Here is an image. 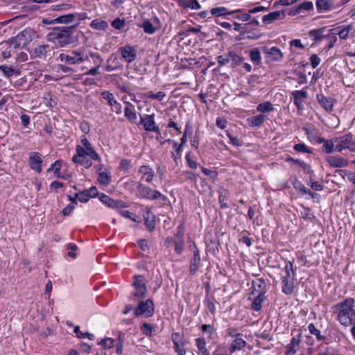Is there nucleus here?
Wrapping results in <instances>:
<instances>
[{
  "label": "nucleus",
  "instance_id": "nucleus-1",
  "mask_svg": "<svg viewBox=\"0 0 355 355\" xmlns=\"http://www.w3.org/2000/svg\"><path fill=\"white\" fill-rule=\"evenodd\" d=\"M76 26L77 25L55 27L48 33L46 40L57 47L69 45L73 41L72 35Z\"/></svg>",
  "mask_w": 355,
  "mask_h": 355
},
{
  "label": "nucleus",
  "instance_id": "nucleus-2",
  "mask_svg": "<svg viewBox=\"0 0 355 355\" xmlns=\"http://www.w3.org/2000/svg\"><path fill=\"white\" fill-rule=\"evenodd\" d=\"M354 300L346 298L344 301L335 304L332 309L336 313V318L340 324L347 327L355 320Z\"/></svg>",
  "mask_w": 355,
  "mask_h": 355
},
{
  "label": "nucleus",
  "instance_id": "nucleus-3",
  "mask_svg": "<svg viewBox=\"0 0 355 355\" xmlns=\"http://www.w3.org/2000/svg\"><path fill=\"white\" fill-rule=\"evenodd\" d=\"M126 186L136 187V196L139 198H144L150 200L162 199L165 200V196L159 191L154 190L150 187L146 186L141 182L129 181L126 183Z\"/></svg>",
  "mask_w": 355,
  "mask_h": 355
},
{
  "label": "nucleus",
  "instance_id": "nucleus-4",
  "mask_svg": "<svg viewBox=\"0 0 355 355\" xmlns=\"http://www.w3.org/2000/svg\"><path fill=\"white\" fill-rule=\"evenodd\" d=\"M87 59V55L83 51H70L59 55L58 60L66 64H80Z\"/></svg>",
  "mask_w": 355,
  "mask_h": 355
},
{
  "label": "nucleus",
  "instance_id": "nucleus-5",
  "mask_svg": "<svg viewBox=\"0 0 355 355\" xmlns=\"http://www.w3.org/2000/svg\"><path fill=\"white\" fill-rule=\"evenodd\" d=\"M32 35L33 33L31 29L23 30L10 40V48L13 49H20L32 40Z\"/></svg>",
  "mask_w": 355,
  "mask_h": 355
},
{
  "label": "nucleus",
  "instance_id": "nucleus-6",
  "mask_svg": "<svg viewBox=\"0 0 355 355\" xmlns=\"http://www.w3.org/2000/svg\"><path fill=\"white\" fill-rule=\"evenodd\" d=\"M335 150L341 152L344 149H348L351 152H355V141L351 133H347L340 137H335Z\"/></svg>",
  "mask_w": 355,
  "mask_h": 355
},
{
  "label": "nucleus",
  "instance_id": "nucleus-7",
  "mask_svg": "<svg viewBox=\"0 0 355 355\" xmlns=\"http://www.w3.org/2000/svg\"><path fill=\"white\" fill-rule=\"evenodd\" d=\"M81 146L78 145L76 148L78 156L87 155L92 159L100 161L101 158L96 150L93 148L91 143L86 138L81 139Z\"/></svg>",
  "mask_w": 355,
  "mask_h": 355
},
{
  "label": "nucleus",
  "instance_id": "nucleus-8",
  "mask_svg": "<svg viewBox=\"0 0 355 355\" xmlns=\"http://www.w3.org/2000/svg\"><path fill=\"white\" fill-rule=\"evenodd\" d=\"M349 1L350 0H317L315 6L318 12L321 13L337 9Z\"/></svg>",
  "mask_w": 355,
  "mask_h": 355
},
{
  "label": "nucleus",
  "instance_id": "nucleus-9",
  "mask_svg": "<svg viewBox=\"0 0 355 355\" xmlns=\"http://www.w3.org/2000/svg\"><path fill=\"white\" fill-rule=\"evenodd\" d=\"M283 275L282 291L286 295H290L294 290V270L293 268H284Z\"/></svg>",
  "mask_w": 355,
  "mask_h": 355
},
{
  "label": "nucleus",
  "instance_id": "nucleus-10",
  "mask_svg": "<svg viewBox=\"0 0 355 355\" xmlns=\"http://www.w3.org/2000/svg\"><path fill=\"white\" fill-rule=\"evenodd\" d=\"M154 313V304L150 299L146 301H141L138 304L137 307L135 309V315L144 316L146 318L150 317Z\"/></svg>",
  "mask_w": 355,
  "mask_h": 355
},
{
  "label": "nucleus",
  "instance_id": "nucleus-11",
  "mask_svg": "<svg viewBox=\"0 0 355 355\" xmlns=\"http://www.w3.org/2000/svg\"><path fill=\"white\" fill-rule=\"evenodd\" d=\"M183 232H178L175 237H168L165 241L166 245L169 248L174 246L175 251L178 254L182 252L184 247V239L182 238Z\"/></svg>",
  "mask_w": 355,
  "mask_h": 355
},
{
  "label": "nucleus",
  "instance_id": "nucleus-12",
  "mask_svg": "<svg viewBox=\"0 0 355 355\" xmlns=\"http://www.w3.org/2000/svg\"><path fill=\"white\" fill-rule=\"evenodd\" d=\"M103 99L106 100L111 107V110L116 114L121 113V105L114 97L112 93L105 91L101 93Z\"/></svg>",
  "mask_w": 355,
  "mask_h": 355
},
{
  "label": "nucleus",
  "instance_id": "nucleus-13",
  "mask_svg": "<svg viewBox=\"0 0 355 355\" xmlns=\"http://www.w3.org/2000/svg\"><path fill=\"white\" fill-rule=\"evenodd\" d=\"M122 58L128 63L132 62L137 56L136 49L130 45H125L119 49Z\"/></svg>",
  "mask_w": 355,
  "mask_h": 355
},
{
  "label": "nucleus",
  "instance_id": "nucleus-14",
  "mask_svg": "<svg viewBox=\"0 0 355 355\" xmlns=\"http://www.w3.org/2000/svg\"><path fill=\"white\" fill-rule=\"evenodd\" d=\"M123 67L119 57L115 53H112L108 57L105 69L106 71L110 72L114 70L120 69Z\"/></svg>",
  "mask_w": 355,
  "mask_h": 355
},
{
  "label": "nucleus",
  "instance_id": "nucleus-15",
  "mask_svg": "<svg viewBox=\"0 0 355 355\" xmlns=\"http://www.w3.org/2000/svg\"><path fill=\"white\" fill-rule=\"evenodd\" d=\"M141 123L146 131L158 132L159 130V127L155 125L154 114L141 117Z\"/></svg>",
  "mask_w": 355,
  "mask_h": 355
},
{
  "label": "nucleus",
  "instance_id": "nucleus-16",
  "mask_svg": "<svg viewBox=\"0 0 355 355\" xmlns=\"http://www.w3.org/2000/svg\"><path fill=\"white\" fill-rule=\"evenodd\" d=\"M42 160L38 153L33 152L29 154L28 164L30 167L38 173L42 171Z\"/></svg>",
  "mask_w": 355,
  "mask_h": 355
},
{
  "label": "nucleus",
  "instance_id": "nucleus-17",
  "mask_svg": "<svg viewBox=\"0 0 355 355\" xmlns=\"http://www.w3.org/2000/svg\"><path fill=\"white\" fill-rule=\"evenodd\" d=\"M138 172L141 175V180L148 183H150L155 177L154 170L147 165L141 166Z\"/></svg>",
  "mask_w": 355,
  "mask_h": 355
},
{
  "label": "nucleus",
  "instance_id": "nucleus-18",
  "mask_svg": "<svg viewBox=\"0 0 355 355\" xmlns=\"http://www.w3.org/2000/svg\"><path fill=\"white\" fill-rule=\"evenodd\" d=\"M268 58L272 61H279L283 58V53L281 50L276 47L272 46L271 48L264 47L263 49Z\"/></svg>",
  "mask_w": 355,
  "mask_h": 355
},
{
  "label": "nucleus",
  "instance_id": "nucleus-19",
  "mask_svg": "<svg viewBox=\"0 0 355 355\" xmlns=\"http://www.w3.org/2000/svg\"><path fill=\"white\" fill-rule=\"evenodd\" d=\"M101 201L107 207L113 209H119L124 207V203L121 200H114L107 196L106 194L101 193L99 197Z\"/></svg>",
  "mask_w": 355,
  "mask_h": 355
},
{
  "label": "nucleus",
  "instance_id": "nucleus-20",
  "mask_svg": "<svg viewBox=\"0 0 355 355\" xmlns=\"http://www.w3.org/2000/svg\"><path fill=\"white\" fill-rule=\"evenodd\" d=\"M266 292V284L265 281L259 278L252 282V291L251 295H265Z\"/></svg>",
  "mask_w": 355,
  "mask_h": 355
},
{
  "label": "nucleus",
  "instance_id": "nucleus-21",
  "mask_svg": "<svg viewBox=\"0 0 355 355\" xmlns=\"http://www.w3.org/2000/svg\"><path fill=\"white\" fill-rule=\"evenodd\" d=\"M49 51V46L48 44L38 45L31 51V56L33 58L44 59Z\"/></svg>",
  "mask_w": 355,
  "mask_h": 355
},
{
  "label": "nucleus",
  "instance_id": "nucleus-22",
  "mask_svg": "<svg viewBox=\"0 0 355 355\" xmlns=\"http://www.w3.org/2000/svg\"><path fill=\"white\" fill-rule=\"evenodd\" d=\"M285 14L283 11H273L262 17V21L264 24H270L277 20H282L284 19Z\"/></svg>",
  "mask_w": 355,
  "mask_h": 355
},
{
  "label": "nucleus",
  "instance_id": "nucleus-23",
  "mask_svg": "<svg viewBox=\"0 0 355 355\" xmlns=\"http://www.w3.org/2000/svg\"><path fill=\"white\" fill-rule=\"evenodd\" d=\"M293 98L294 104L298 109H302L303 107V102L307 98V92L306 90H295L291 93Z\"/></svg>",
  "mask_w": 355,
  "mask_h": 355
},
{
  "label": "nucleus",
  "instance_id": "nucleus-24",
  "mask_svg": "<svg viewBox=\"0 0 355 355\" xmlns=\"http://www.w3.org/2000/svg\"><path fill=\"white\" fill-rule=\"evenodd\" d=\"M317 100L320 105L327 112L332 110L334 107V99L332 98H327L322 94H317Z\"/></svg>",
  "mask_w": 355,
  "mask_h": 355
},
{
  "label": "nucleus",
  "instance_id": "nucleus-25",
  "mask_svg": "<svg viewBox=\"0 0 355 355\" xmlns=\"http://www.w3.org/2000/svg\"><path fill=\"white\" fill-rule=\"evenodd\" d=\"M327 161L331 166L336 168L345 167L348 165L347 160L339 156H329L327 158Z\"/></svg>",
  "mask_w": 355,
  "mask_h": 355
},
{
  "label": "nucleus",
  "instance_id": "nucleus-26",
  "mask_svg": "<svg viewBox=\"0 0 355 355\" xmlns=\"http://www.w3.org/2000/svg\"><path fill=\"white\" fill-rule=\"evenodd\" d=\"M247 345L246 341L242 338V336L234 338L232 344L230 346V352L231 354L236 351H239Z\"/></svg>",
  "mask_w": 355,
  "mask_h": 355
},
{
  "label": "nucleus",
  "instance_id": "nucleus-27",
  "mask_svg": "<svg viewBox=\"0 0 355 355\" xmlns=\"http://www.w3.org/2000/svg\"><path fill=\"white\" fill-rule=\"evenodd\" d=\"M326 31V27L323 26L320 28L312 29L309 31L308 35L314 41V42H320L323 39L325 38V35L324 33Z\"/></svg>",
  "mask_w": 355,
  "mask_h": 355
},
{
  "label": "nucleus",
  "instance_id": "nucleus-28",
  "mask_svg": "<svg viewBox=\"0 0 355 355\" xmlns=\"http://www.w3.org/2000/svg\"><path fill=\"white\" fill-rule=\"evenodd\" d=\"M242 11L241 9L234 10L230 12L227 11V8L225 7H218L211 8L210 12L212 15L216 17L225 16L227 15H234L237 12H241Z\"/></svg>",
  "mask_w": 355,
  "mask_h": 355
},
{
  "label": "nucleus",
  "instance_id": "nucleus-29",
  "mask_svg": "<svg viewBox=\"0 0 355 355\" xmlns=\"http://www.w3.org/2000/svg\"><path fill=\"white\" fill-rule=\"evenodd\" d=\"M300 336L301 334H299L296 336H294L291 343L288 345L287 348L288 354H294L298 350L300 344Z\"/></svg>",
  "mask_w": 355,
  "mask_h": 355
},
{
  "label": "nucleus",
  "instance_id": "nucleus-30",
  "mask_svg": "<svg viewBox=\"0 0 355 355\" xmlns=\"http://www.w3.org/2000/svg\"><path fill=\"white\" fill-rule=\"evenodd\" d=\"M144 223L149 231H153L155 227V216L154 214L148 211L144 216Z\"/></svg>",
  "mask_w": 355,
  "mask_h": 355
},
{
  "label": "nucleus",
  "instance_id": "nucleus-31",
  "mask_svg": "<svg viewBox=\"0 0 355 355\" xmlns=\"http://www.w3.org/2000/svg\"><path fill=\"white\" fill-rule=\"evenodd\" d=\"M87 155L78 156L76 153L72 158V161L76 164H79L84 166L86 168L92 166V162L87 158Z\"/></svg>",
  "mask_w": 355,
  "mask_h": 355
},
{
  "label": "nucleus",
  "instance_id": "nucleus-32",
  "mask_svg": "<svg viewBox=\"0 0 355 355\" xmlns=\"http://www.w3.org/2000/svg\"><path fill=\"white\" fill-rule=\"evenodd\" d=\"M179 4L184 8L198 10L201 8L197 0H179Z\"/></svg>",
  "mask_w": 355,
  "mask_h": 355
},
{
  "label": "nucleus",
  "instance_id": "nucleus-33",
  "mask_svg": "<svg viewBox=\"0 0 355 355\" xmlns=\"http://www.w3.org/2000/svg\"><path fill=\"white\" fill-rule=\"evenodd\" d=\"M249 57L251 61L255 64L259 65L261 62V52L258 48H253L249 51Z\"/></svg>",
  "mask_w": 355,
  "mask_h": 355
},
{
  "label": "nucleus",
  "instance_id": "nucleus-34",
  "mask_svg": "<svg viewBox=\"0 0 355 355\" xmlns=\"http://www.w3.org/2000/svg\"><path fill=\"white\" fill-rule=\"evenodd\" d=\"M265 120L266 116L263 114H259L248 119V121L250 126L259 127L265 121Z\"/></svg>",
  "mask_w": 355,
  "mask_h": 355
},
{
  "label": "nucleus",
  "instance_id": "nucleus-35",
  "mask_svg": "<svg viewBox=\"0 0 355 355\" xmlns=\"http://www.w3.org/2000/svg\"><path fill=\"white\" fill-rule=\"evenodd\" d=\"M125 116L131 122H135L137 119V115L134 110V106L130 103H127V106L125 108Z\"/></svg>",
  "mask_w": 355,
  "mask_h": 355
},
{
  "label": "nucleus",
  "instance_id": "nucleus-36",
  "mask_svg": "<svg viewBox=\"0 0 355 355\" xmlns=\"http://www.w3.org/2000/svg\"><path fill=\"white\" fill-rule=\"evenodd\" d=\"M1 71L8 78L13 75H19V71L12 67L8 65H0Z\"/></svg>",
  "mask_w": 355,
  "mask_h": 355
},
{
  "label": "nucleus",
  "instance_id": "nucleus-37",
  "mask_svg": "<svg viewBox=\"0 0 355 355\" xmlns=\"http://www.w3.org/2000/svg\"><path fill=\"white\" fill-rule=\"evenodd\" d=\"M228 57L230 58V61L232 62V67H236L240 65L244 60V58L238 55L233 51H230L228 53Z\"/></svg>",
  "mask_w": 355,
  "mask_h": 355
},
{
  "label": "nucleus",
  "instance_id": "nucleus-38",
  "mask_svg": "<svg viewBox=\"0 0 355 355\" xmlns=\"http://www.w3.org/2000/svg\"><path fill=\"white\" fill-rule=\"evenodd\" d=\"M76 16H78V14H68L60 16L55 19L54 21L57 23L68 24L72 22Z\"/></svg>",
  "mask_w": 355,
  "mask_h": 355
},
{
  "label": "nucleus",
  "instance_id": "nucleus-39",
  "mask_svg": "<svg viewBox=\"0 0 355 355\" xmlns=\"http://www.w3.org/2000/svg\"><path fill=\"white\" fill-rule=\"evenodd\" d=\"M257 110L263 113L270 112L274 110V107L270 101H265L257 105Z\"/></svg>",
  "mask_w": 355,
  "mask_h": 355
},
{
  "label": "nucleus",
  "instance_id": "nucleus-40",
  "mask_svg": "<svg viewBox=\"0 0 355 355\" xmlns=\"http://www.w3.org/2000/svg\"><path fill=\"white\" fill-rule=\"evenodd\" d=\"M254 297L252 300V308L254 311H259L261 309V304L263 302L265 299V295H254Z\"/></svg>",
  "mask_w": 355,
  "mask_h": 355
},
{
  "label": "nucleus",
  "instance_id": "nucleus-41",
  "mask_svg": "<svg viewBox=\"0 0 355 355\" xmlns=\"http://www.w3.org/2000/svg\"><path fill=\"white\" fill-rule=\"evenodd\" d=\"M196 344L199 352L202 355H209V351L206 348L205 340L202 338H198L196 339Z\"/></svg>",
  "mask_w": 355,
  "mask_h": 355
},
{
  "label": "nucleus",
  "instance_id": "nucleus-42",
  "mask_svg": "<svg viewBox=\"0 0 355 355\" xmlns=\"http://www.w3.org/2000/svg\"><path fill=\"white\" fill-rule=\"evenodd\" d=\"M110 180H111V175H110V173L103 171V172H100L98 173V182L101 184H102L103 186H107L110 184Z\"/></svg>",
  "mask_w": 355,
  "mask_h": 355
},
{
  "label": "nucleus",
  "instance_id": "nucleus-43",
  "mask_svg": "<svg viewBox=\"0 0 355 355\" xmlns=\"http://www.w3.org/2000/svg\"><path fill=\"white\" fill-rule=\"evenodd\" d=\"M90 26L96 30H105L108 27V24L103 20L94 19L91 22Z\"/></svg>",
  "mask_w": 355,
  "mask_h": 355
},
{
  "label": "nucleus",
  "instance_id": "nucleus-44",
  "mask_svg": "<svg viewBox=\"0 0 355 355\" xmlns=\"http://www.w3.org/2000/svg\"><path fill=\"white\" fill-rule=\"evenodd\" d=\"M353 29L351 25H348L344 27H342L340 31L336 32V35L339 36L341 40H345L347 38L350 31Z\"/></svg>",
  "mask_w": 355,
  "mask_h": 355
},
{
  "label": "nucleus",
  "instance_id": "nucleus-45",
  "mask_svg": "<svg viewBox=\"0 0 355 355\" xmlns=\"http://www.w3.org/2000/svg\"><path fill=\"white\" fill-rule=\"evenodd\" d=\"M293 185L296 190L300 191L302 193H308L309 195H312V192L310 190L306 189V188L300 181L295 180V181L293 182Z\"/></svg>",
  "mask_w": 355,
  "mask_h": 355
},
{
  "label": "nucleus",
  "instance_id": "nucleus-46",
  "mask_svg": "<svg viewBox=\"0 0 355 355\" xmlns=\"http://www.w3.org/2000/svg\"><path fill=\"white\" fill-rule=\"evenodd\" d=\"M336 30L335 28L330 29L329 30V34L325 35V39L329 40V49L332 48L337 41Z\"/></svg>",
  "mask_w": 355,
  "mask_h": 355
},
{
  "label": "nucleus",
  "instance_id": "nucleus-47",
  "mask_svg": "<svg viewBox=\"0 0 355 355\" xmlns=\"http://www.w3.org/2000/svg\"><path fill=\"white\" fill-rule=\"evenodd\" d=\"M335 144L336 141H334V138L330 140H326L322 146L323 151L327 154L331 153Z\"/></svg>",
  "mask_w": 355,
  "mask_h": 355
},
{
  "label": "nucleus",
  "instance_id": "nucleus-48",
  "mask_svg": "<svg viewBox=\"0 0 355 355\" xmlns=\"http://www.w3.org/2000/svg\"><path fill=\"white\" fill-rule=\"evenodd\" d=\"M61 168V162L59 160L55 161L47 170L48 171H52L54 175L58 178H61L60 175V170Z\"/></svg>",
  "mask_w": 355,
  "mask_h": 355
},
{
  "label": "nucleus",
  "instance_id": "nucleus-49",
  "mask_svg": "<svg viewBox=\"0 0 355 355\" xmlns=\"http://www.w3.org/2000/svg\"><path fill=\"white\" fill-rule=\"evenodd\" d=\"M146 293V286H135V291L133 293V296L135 298L141 299L144 297Z\"/></svg>",
  "mask_w": 355,
  "mask_h": 355
},
{
  "label": "nucleus",
  "instance_id": "nucleus-50",
  "mask_svg": "<svg viewBox=\"0 0 355 355\" xmlns=\"http://www.w3.org/2000/svg\"><path fill=\"white\" fill-rule=\"evenodd\" d=\"M141 27L143 28L144 32L148 34H153L155 32V28L152 23L148 20H145Z\"/></svg>",
  "mask_w": 355,
  "mask_h": 355
},
{
  "label": "nucleus",
  "instance_id": "nucleus-51",
  "mask_svg": "<svg viewBox=\"0 0 355 355\" xmlns=\"http://www.w3.org/2000/svg\"><path fill=\"white\" fill-rule=\"evenodd\" d=\"M146 96L148 98L157 99L161 101L166 96V93L164 92H159L157 94H154L153 92H148L146 94Z\"/></svg>",
  "mask_w": 355,
  "mask_h": 355
},
{
  "label": "nucleus",
  "instance_id": "nucleus-52",
  "mask_svg": "<svg viewBox=\"0 0 355 355\" xmlns=\"http://www.w3.org/2000/svg\"><path fill=\"white\" fill-rule=\"evenodd\" d=\"M74 333H76V336L79 338H84L85 337H87L89 340H92L94 339V336L92 334L86 332L83 333L80 331L79 326H76L74 328Z\"/></svg>",
  "mask_w": 355,
  "mask_h": 355
},
{
  "label": "nucleus",
  "instance_id": "nucleus-53",
  "mask_svg": "<svg viewBox=\"0 0 355 355\" xmlns=\"http://www.w3.org/2000/svg\"><path fill=\"white\" fill-rule=\"evenodd\" d=\"M308 329L310 333L315 335L318 340L324 339V336L320 334V331L318 329L313 323L309 324Z\"/></svg>",
  "mask_w": 355,
  "mask_h": 355
},
{
  "label": "nucleus",
  "instance_id": "nucleus-54",
  "mask_svg": "<svg viewBox=\"0 0 355 355\" xmlns=\"http://www.w3.org/2000/svg\"><path fill=\"white\" fill-rule=\"evenodd\" d=\"M242 11L241 12H237L233 15L234 19L241 20L242 21H247L250 19L251 15L248 12H243V10L241 9Z\"/></svg>",
  "mask_w": 355,
  "mask_h": 355
},
{
  "label": "nucleus",
  "instance_id": "nucleus-55",
  "mask_svg": "<svg viewBox=\"0 0 355 355\" xmlns=\"http://www.w3.org/2000/svg\"><path fill=\"white\" fill-rule=\"evenodd\" d=\"M226 135L230 139V143L236 147H240L242 146L243 142L241 140H240L238 137H234L232 135H231L229 131H226Z\"/></svg>",
  "mask_w": 355,
  "mask_h": 355
},
{
  "label": "nucleus",
  "instance_id": "nucleus-56",
  "mask_svg": "<svg viewBox=\"0 0 355 355\" xmlns=\"http://www.w3.org/2000/svg\"><path fill=\"white\" fill-rule=\"evenodd\" d=\"M174 345V350L177 353L178 355H186V349L184 348V341L175 343Z\"/></svg>",
  "mask_w": 355,
  "mask_h": 355
},
{
  "label": "nucleus",
  "instance_id": "nucleus-57",
  "mask_svg": "<svg viewBox=\"0 0 355 355\" xmlns=\"http://www.w3.org/2000/svg\"><path fill=\"white\" fill-rule=\"evenodd\" d=\"M313 8V5L311 1H305V2H303L302 3H300L297 6V8L296 9V12H300L302 10H312Z\"/></svg>",
  "mask_w": 355,
  "mask_h": 355
},
{
  "label": "nucleus",
  "instance_id": "nucleus-58",
  "mask_svg": "<svg viewBox=\"0 0 355 355\" xmlns=\"http://www.w3.org/2000/svg\"><path fill=\"white\" fill-rule=\"evenodd\" d=\"M142 332L146 335L147 336H150L152 335L153 331L154 330V327L148 323H144L141 326Z\"/></svg>",
  "mask_w": 355,
  "mask_h": 355
},
{
  "label": "nucleus",
  "instance_id": "nucleus-59",
  "mask_svg": "<svg viewBox=\"0 0 355 355\" xmlns=\"http://www.w3.org/2000/svg\"><path fill=\"white\" fill-rule=\"evenodd\" d=\"M114 341L111 338H106L103 339L98 344L102 345L105 349H111L114 346Z\"/></svg>",
  "mask_w": 355,
  "mask_h": 355
},
{
  "label": "nucleus",
  "instance_id": "nucleus-60",
  "mask_svg": "<svg viewBox=\"0 0 355 355\" xmlns=\"http://www.w3.org/2000/svg\"><path fill=\"white\" fill-rule=\"evenodd\" d=\"M226 333L228 335V336L235 338L236 337L242 336L241 334L239 332V330L236 327H228L226 329Z\"/></svg>",
  "mask_w": 355,
  "mask_h": 355
},
{
  "label": "nucleus",
  "instance_id": "nucleus-61",
  "mask_svg": "<svg viewBox=\"0 0 355 355\" xmlns=\"http://www.w3.org/2000/svg\"><path fill=\"white\" fill-rule=\"evenodd\" d=\"M111 24L114 28L120 30L125 26V20L123 19L116 18L112 21Z\"/></svg>",
  "mask_w": 355,
  "mask_h": 355
},
{
  "label": "nucleus",
  "instance_id": "nucleus-62",
  "mask_svg": "<svg viewBox=\"0 0 355 355\" xmlns=\"http://www.w3.org/2000/svg\"><path fill=\"white\" fill-rule=\"evenodd\" d=\"M76 198H77L78 200L82 202H87L90 198L89 197V195H87V192L86 191V190L81 191L78 193H76Z\"/></svg>",
  "mask_w": 355,
  "mask_h": 355
},
{
  "label": "nucleus",
  "instance_id": "nucleus-63",
  "mask_svg": "<svg viewBox=\"0 0 355 355\" xmlns=\"http://www.w3.org/2000/svg\"><path fill=\"white\" fill-rule=\"evenodd\" d=\"M186 161H187V165L189 168H192V169H196L198 166V163L195 161V160H193L191 157H190V155L189 154H187L186 155Z\"/></svg>",
  "mask_w": 355,
  "mask_h": 355
},
{
  "label": "nucleus",
  "instance_id": "nucleus-64",
  "mask_svg": "<svg viewBox=\"0 0 355 355\" xmlns=\"http://www.w3.org/2000/svg\"><path fill=\"white\" fill-rule=\"evenodd\" d=\"M171 340L173 344L184 341L183 336L178 332H174L171 334Z\"/></svg>",
  "mask_w": 355,
  "mask_h": 355
}]
</instances>
